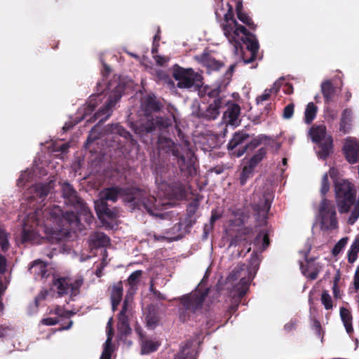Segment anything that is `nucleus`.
Segmentation results:
<instances>
[{"label": "nucleus", "instance_id": "obj_1", "mask_svg": "<svg viewBox=\"0 0 359 359\" xmlns=\"http://www.w3.org/2000/svg\"><path fill=\"white\" fill-rule=\"evenodd\" d=\"M121 197L124 203L131 204L133 208L144 207L149 213L154 214L156 198L149 196L145 189L136 187H120L118 186L104 189L100 192L98 201L116 202Z\"/></svg>", "mask_w": 359, "mask_h": 359}, {"label": "nucleus", "instance_id": "obj_2", "mask_svg": "<svg viewBox=\"0 0 359 359\" xmlns=\"http://www.w3.org/2000/svg\"><path fill=\"white\" fill-rule=\"evenodd\" d=\"M209 293V289L197 288L194 291L184 294L176 300L178 302V316L182 323L197 322L199 316H203V306Z\"/></svg>", "mask_w": 359, "mask_h": 359}, {"label": "nucleus", "instance_id": "obj_3", "mask_svg": "<svg viewBox=\"0 0 359 359\" xmlns=\"http://www.w3.org/2000/svg\"><path fill=\"white\" fill-rule=\"evenodd\" d=\"M336 203L340 214L348 213L351 207L348 223L353 225L359 218V201H356V190L353 184L346 180L334 182Z\"/></svg>", "mask_w": 359, "mask_h": 359}, {"label": "nucleus", "instance_id": "obj_4", "mask_svg": "<svg viewBox=\"0 0 359 359\" xmlns=\"http://www.w3.org/2000/svg\"><path fill=\"white\" fill-rule=\"evenodd\" d=\"M159 144L166 153L172 154V160L176 162L181 172H191L194 168L196 157L189 141L180 144L169 138L163 137L160 139Z\"/></svg>", "mask_w": 359, "mask_h": 359}, {"label": "nucleus", "instance_id": "obj_5", "mask_svg": "<svg viewBox=\"0 0 359 359\" xmlns=\"http://www.w3.org/2000/svg\"><path fill=\"white\" fill-rule=\"evenodd\" d=\"M62 194L65 203L72 206L76 211V214L82 218L86 224L90 225L94 219L93 215L84 201L79 196L73 186L67 182L62 183Z\"/></svg>", "mask_w": 359, "mask_h": 359}, {"label": "nucleus", "instance_id": "obj_6", "mask_svg": "<svg viewBox=\"0 0 359 359\" xmlns=\"http://www.w3.org/2000/svg\"><path fill=\"white\" fill-rule=\"evenodd\" d=\"M311 141L318 148L317 155L319 158L326 160L333 152L334 140L331 135L327 134L324 124H313L309 131Z\"/></svg>", "mask_w": 359, "mask_h": 359}, {"label": "nucleus", "instance_id": "obj_7", "mask_svg": "<svg viewBox=\"0 0 359 359\" xmlns=\"http://www.w3.org/2000/svg\"><path fill=\"white\" fill-rule=\"evenodd\" d=\"M318 215L322 230H334L338 228L336 207L332 201L323 198L319 205Z\"/></svg>", "mask_w": 359, "mask_h": 359}, {"label": "nucleus", "instance_id": "obj_8", "mask_svg": "<svg viewBox=\"0 0 359 359\" xmlns=\"http://www.w3.org/2000/svg\"><path fill=\"white\" fill-rule=\"evenodd\" d=\"M172 76L178 81L177 86L179 88H190L194 86L198 87L202 83L201 75L195 72L191 68L185 69L175 65Z\"/></svg>", "mask_w": 359, "mask_h": 359}, {"label": "nucleus", "instance_id": "obj_9", "mask_svg": "<svg viewBox=\"0 0 359 359\" xmlns=\"http://www.w3.org/2000/svg\"><path fill=\"white\" fill-rule=\"evenodd\" d=\"M237 31H239V36L237 39L240 41V46H238V50L234 47L236 52L239 50H243L242 44H245L247 49L250 52V57L245 58L243 57V61L245 64H250L255 60L259 48V44L256 36L250 32L244 26H240Z\"/></svg>", "mask_w": 359, "mask_h": 359}, {"label": "nucleus", "instance_id": "obj_10", "mask_svg": "<svg viewBox=\"0 0 359 359\" xmlns=\"http://www.w3.org/2000/svg\"><path fill=\"white\" fill-rule=\"evenodd\" d=\"M51 217L57 224L58 226H70V228H78L81 230L85 227L82 223L83 219L72 211L64 212L59 206H53L50 212Z\"/></svg>", "mask_w": 359, "mask_h": 359}, {"label": "nucleus", "instance_id": "obj_11", "mask_svg": "<svg viewBox=\"0 0 359 359\" xmlns=\"http://www.w3.org/2000/svg\"><path fill=\"white\" fill-rule=\"evenodd\" d=\"M172 120L170 117L157 116L156 118L147 119L140 124H133V130L140 137L152 133L156 128L164 130L172 126Z\"/></svg>", "mask_w": 359, "mask_h": 359}, {"label": "nucleus", "instance_id": "obj_12", "mask_svg": "<svg viewBox=\"0 0 359 359\" xmlns=\"http://www.w3.org/2000/svg\"><path fill=\"white\" fill-rule=\"evenodd\" d=\"M228 6L229 9L224 15V22L221 24V27L228 41L238 50V46L241 44L237 39L239 36V31H237V29L242 25H239L234 18L233 6L230 4H228Z\"/></svg>", "mask_w": 359, "mask_h": 359}, {"label": "nucleus", "instance_id": "obj_13", "mask_svg": "<svg viewBox=\"0 0 359 359\" xmlns=\"http://www.w3.org/2000/svg\"><path fill=\"white\" fill-rule=\"evenodd\" d=\"M249 137V134L243 130L234 133L227 144L229 154L239 158L246 153L247 146L245 143Z\"/></svg>", "mask_w": 359, "mask_h": 359}, {"label": "nucleus", "instance_id": "obj_14", "mask_svg": "<svg viewBox=\"0 0 359 359\" xmlns=\"http://www.w3.org/2000/svg\"><path fill=\"white\" fill-rule=\"evenodd\" d=\"M161 189L165 190V195L170 199L182 200L187 196L186 186L180 180L163 183Z\"/></svg>", "mask_w": 359, "mask_h": 359}, {"label": "nucleus", "instance_id": "obj_15", "mask_svg": "<svg viewBox=\"0 0 359 359\" xmlns=\"http://www.w3.org/2000/svg\"><path fill=\"white\" fill-rule=\"evenodd\" d=\"M121 97V95L117 93L111 95L104 104L94 114V121L100 119L99 123H102L107 120L111 115L113 107L120 100Z\"/></svg>", "mask_w": 359, "mask_h": 359}, {"label": "nucleus", "instance_id": "obj_16", "mask_svg": "<svg viewBox=\"0 0 359 359\" xmlns=\"http://www.w3.org/2000/svg\"><path fill=\"white\" fill-rule=\"evenodd\" d=\"M195 60L205 67L209 73L219 71L224 66L222 61L216 60L208 51L205 50L202 54L196 55Z\"/></svg>", "mask_w": 359, "mask_h": 359}, {"label": "nucleus", "instance_id": "obj_17", "mask_svg": "<svg viewBox=\"0 0 359 359\" xmlns=\"http://www.w3.org/2000/svg\"><path fill=\"white\" fill-rule=\"evenodd\" d=\"M344 158L350 164H354L359 160V142L355 139L348 138L342 148Z\"/></svg>", "mask_w": 359, "mask_h": 359}, {"label": "nucleus", "instance_id": "obj_18", "mask_svg": "<svg viewBox=\"0 0 359 359\" xmlns=\"http://www.w3.org/2000/svg\"><path fill=\"white\" fill-rule=\"evenodd\" d=\"M234 290L235 294L233 297V301L229 309V311L231 314L237 311L242 298L247 293L248 290V280L245 278L240 279L239 283L235 286Z\"/></svg>", "mask_w": 359, "mask_h": 359}, {"label": "nucleus", "instance_id": "obj_19", "mask_svg": "<svg viewBox=\"0 0 359 359\" xmlns=\"http://www.w3.org/2000/svg\"><path fill=\"white\" fill-rule=\"evenodd\" d=\"M272 199L269 196L264 194L259 202L252 205L253 210L257 213V217L262 222H266L268 213L270 210Z\"/></svg>", "mask_w": 359, "mask_h": 359}, {"label": "nucleus", "instance_id": "obj_20", "mask_svg": "<svg viewBox=\"0 0 359 359\" xmlns=\"http://www.w3.org/2000/svg\"><path fill=\"white\" fill-rule=\"evenodd\" d=\"M222 107V106L210 103L205 109L198 107L194 114L200 119L208 121H214L219 116L220 114L219 109Z\"/></svg>", "mask_w": 359, "mask_h": 359}, {"label": "nucleus", "instance_id": "obj_21", "mask_svg": "<svg viewBox=\"0 0 359 359\" xmlns=\"http://www.w3.org/2000/svg\"><path fill=\"white\" fill-rule=\"evenodd\" d=\"M95 209L100 219H114L118 216V210L115 208H110L107 202L104 201H95Z\"/></svg>", "mask_w": 359, "mask_h": 359}, {"label": "nucleus", "instance_id": "obj_22", "mask_svg": "<svg viewBox=\"0 0 359 359\" xmlns=\"http://www.w3.org/2000/svg\"><path fill=\"white\" fill-rule=\"evenodd\" d=\"M60 229H47L46 238L51 243H57L66 238L72 230L78 229V228H70V226H59Z\"/></svg>", "mask_w": 359, "mask_h": 359}, {"label": "nucleus", "instance_id": "obj_23", "mask_svg": "<svg viewBox=\"0 0 359 359\" xmlns=\"http://www.w3.org/2000/svg\"><path fill=\"white\" fill-rule=\"evenodd\" d=\"M110 292V299L111 302V309L115 311L123 299V288L121 281L114 284L109 288Z\"/></svg>", "mask_w": 359, "mask_h": 359}, {"label": "nucleus", "instance_id": "obj_24", "mask_svg": "<svg viewBox=\"0 0 359 359\" xmlns=\"http://www.w3.org/2000/svg\"><path fill=\"white\" fill-rule=\"evenodd\" d=\"M21 241L22 243H34L38 241V233L33 226H29L25 222L21 232Z\"/></svg>", "mask_w": 359, "mask_h": 359}, {"label": "nucleus", "instance_id": "obj_25", "mask_svg": "<svg viewBox=\"0 0 359 359\" xmlns=\"http://www.w3.org/2000/svg\"><path fill=\"white\" fill-rule=\"evenodd\" d=\"M205 94L209 98L208 102L210 104L223 106L224 96L221 95V88H205Z\"/></svg>", "mask_w": 359, "mask_h": 359}, {"label": "nucleus", "instance_id": "obj_26", "mask_svg": "<svg viewBox=\"0 0 359 359\" xmlns=\"http://www.w3.org/2000/svg\"><path fill=\"white\" fill-rule=\"evenodd\" d=\"M29 271L30 273L33 274L36 278H43L47 276V266L41 260H35L29 268Z\"/></svg>", "mask_w": 359, "mask_h": 359}, {"label": "nucleus", "instance_id": "obj_27", "mask_svg": "<svg viewBox=\"0 0 359 359\" xmlns=\"http://www.w3.org/2000/svg\"><path fill=\"white\" fill-rule=\"evenodd\" d=\"M300 268L304 276L313 280L317 278L321 267L318 264H308L304 265L302 262H300Z\"/></svg>", "mask_w": 359, "mask_h": 359}, {"label": "nucleus", "instance_id": "obj_28", "mask_svg": "<svg viewBox=\"0 0 359 359\" xmlns=\"http://www.w3.org/2000/svg\"><path fill=\"white\" fill-rule=\"evenodd\" d=\"M53 285L56 287L60 297L70 293V279L69 278L61 277L54 279L53 280Z\"/></svg>", "mask_w": 359, "mask_h": 359}, {"label": "nucleus", "instance_id": "obj_29", "mask_svg": "<svg viewBox=\"0 0 359 359\" xmlns=\"http://www.w3.org/2000/svg\"><path fill=\"white\" fill-rule=\"evenodd\" d=\"M352 111L350 109H345L342 113L339 123V130L344 134L349 133L351 128Z\"/></svg>", "mask_w": 359, "mask_h": 359}, {"label": "nucleus", "instance_id": "obj_30", "mask_svg": "<svg viewBox=\"0 0 359 359\" xmlns=\"http://www.w3.org/2000/svg\"><path fill=\"white\" fill-rule=\"evenodd\" d=\"M321 92L325 104H329L333 101L335 88L330 80H326L321 83Z\"/></svg>", "mask_w": 359, "mask_h": 359}, {"label": "nucleus", "instance_id": "obj_31", "mask_svg": "<svg viewBox=\"0 0 359 359\" xmlns=\"http://www.w3.org/2000/svg\"><path fill=\"white\" fill-rule=\"evenodd\" d=\"M141 338V353L142 354H149L153 353L158 348L161 343L158 341H153L151 339H144L142 333L139 332Z\"/></svg>", "mask_w": 359, "mask_h": 359}, {"label": "nucleus", "instance_id": "obj_32", "mask_svg": "<svg viewBox=\"0 0 359 359\" xmlns=\"http://www.w3.org/2000/svg\"><path fill=\"white\" fill-rule=\"evenodd\" d=\"M143 107L146 113L157 112L160 111L162 105L154 95H147L143 101Z\"/></svg>", "mask_w": 359, "mask_h": 359}, {"label": "nucleus", "instance_id": "obj_33", "mask_svg": "<svg viewBox=\"0 0 359 359\" xmlns=\"http://www.w3.org/2000/svg\"><path fill=\"white\" fill-rule=\"evenodd\" d=\"M109 130L111 133L118 135L124 137L127 140H129L132 145H135L137 144V141L133 138V136L130 134V133L126 130L119 123L111 124L109 128Z\"/></svg>", "mask_w": 359, "mask_h": 359}, {"label": "nucleus", "instance_id": "obj_34", "mask_svg": "<svg viewBox=\"0 0 359 359\" xmlns=\"http://www.w3.org/2000/svg\"><path fill=\"white\" fill-rule=\"evenodd\" d=\"M245 273V265L244 264H238L229 273L228 277L226 278V280L228 283H233L239 278H241V279L245 278L247 280H248L249 283L250 279L246 278Z\"/></svg>", "mask_w": 359, "mask_h": 359}, {"label": "nucleus", "instance_id": "obj_35", "mask_svg": "<svg viewBox=\"0 0 359 359\" xmlns=\"http://www.w3.org/2000/svg\"><path fill=\"white\" fill-rule=\"evenodd\" d=\"M192 342L187 341L180 348V351L175 355L174 359H196L194 357V350L191 348Z\"/></svg>", "mask_w": 359, "mask_h": 359}, {"label": "nucleus", "instance_id": "obj_36", "mask_svg": "<svg viewBox=\"0 0 359 359\" xmlns=\"http://www.w3.org/2000/svg\"><path fill=\"white\" fill-rule=\"evenodd\" d=\"M241 112V107L238 104H231L224 114V117L228 123L233 125L238 119Z\"/></svg>", "mask_w": 359, "mask_h": 359}, {"label": "nucleus", "instance_id": "obj_37", "mask_svg": "<svg viewBox=\"0 0 359 359\" xmlns=\"http://www.w3.org/2000/svg\"><path fill=\"white\" fill-rule=\"evenodd\" d=\"M50 183L36 184L32 189L34 191L33 197H38L40 199H44L50 193Z\"/></svg>", "mask_w": 359, "mask_h": 359}, {"label": "nucleus", "instance_id": "obj_38", "mask_svg": "<svg viewBox=\"0 0 359 359\" xmlns=\"http://www.w3.org/2000/svg\"><path fill=\"white\" fill-rule=\"evenodd\" d=\"M318 108L313 102H309L304 111V122L306 124H311L316 118Z\"/></svg>", "mask_w": 359, "mask_h": 359}, {"label": "nucleus", "instance_id": "obj_39", "mask_svg": "<svg viewBox=\"0 0 359 359\" xmlns=\"http://www.w3.org/2000/svg\"><path fill=\"white\" fill-rule=\"evenodd\" d=\"M118 330L122 334H129L131 331V329L129 325V320L127 315H122V313H118Z\"/></svg>", "mask_w": 359, "mask_h": 359}, {"label": "nucleus", "instance_id": "obj_40", "mask_svg": "<svg viewBox=\"0 0 359 359\" xmlns=\"http://www.w3.org/2000/svg\"><path fill=\"white\" fill-rule=\"evenodd\" d=\"M100 101V95L91 96L83 108L84 115L86 116L91 114L95 110V107L97 106L98 102Z\"/></svg>", "mask_w": 359, "mask_h": 359}, {"label": "nucleus", "instance_id": "obj_41", "mask_svg": "<svg viewBox=\"0 0 359 359\" xmlns=\"http://www.w3.org/2000/svg\"><path fill=\"white\" fill-rule=\"evenodd\" d=\"M261 243H262L261 249L262 250H266L269 247V245L270 244V240H269V235L266 232L264 233V232L261 231L255 237V241H254L255 245H258Z\"/></svg>", "mask_w": 359, "mask_h": 359}, {"label": "nucleus", "instance_id": "obj_42", "mask_svg": "<svg viewBox=\"0 0 359 359\" xmlns=\"http://www.w3.org/2000/svg\"><path fill=\"white\" fill-rule=\"evenodd\" d=\"M266 154V149L265 147L260 148L250 159L249 165L255 168L259 162L265 157Z\"/></svg>", "mask_w": 359, "mask_h": 359}, {"label": "nucleus", "instance_id": "obj_43", "mask_svg": "<svg viewBox=\"0 0 359 359\" xmlns=\"http://www.w3.org/2000/svg\"><path fill=\"white\" fill-rule=\"evenodd\" d=\"M255 168L249 164L243 167L240 177V183L242 186L245 185L248 180L252 177Z\"/></svg>", "mask_w": 359, "mask_h": 359}, {"label": "nucleus", "instance_id": "obj_44", "mask_svg": "<svg viewBox=\"0 0 359 359\" xmlns=\"http://www.w3.org/2000/svg\"><path fill=\"white\" fill-rule=\"evenodd\" d=\"M267 139V136L264 135H259V136L255 137L250 142L245 143V146H247V151L248 149L250 151L254 150L255 148L259 146L263 141Z\"/></svg>", "mask_w": 359, "mask_h": 359}, {"label": "nucleus", "instance_id": "obj_45", "mask_svg": "<svg viewBox=\"0 0 359 359\" xmlns=\"http://www.w3.org/2000/svg\"><path fill=\"white\" fill-rule=\"evenodd\" d=\"M8 245L7 233L4 226L0 223V248L3 252H6L8 249Z\"/></svg>", "mask_w": 359, "mask_h": 359}, {"label": "nucleus", "instance_id": "obj_46", "mask_svg": "<svg viewBox=\"0 0 359 359\" xmlns=\"http://www.w3.org/2000/svg\"><path fill=\"white\" fill-rule=\"evenodd\" d=\"M237 18L240 21L246 25L250 29L255 30L256 29L257 25L253 22L252 18L245 12L238 13Z\"/></svg>", "mask_w": 359, "mask_h": 359}, {"label": "nucleus", "instance_id": "obj_47", "mask_svg": "<svg viewBox=\"0 0 359 359\" xmlns=\"http://www.w3.org/2000/svg\"><path fill=\"white\" fill-rule=\"evenodd\" d=\"M93 241L99 247H105L110 243L109 238L104 233H97Z\"/></svg>", "mask_w": 359, "mask_h": 359}, {"label": "nucleus", "instance_id": "obj_48", "mask_svg": "<svg viewBox=\"0 0 359 359\" xmlns=\"http://www.w3.org/2000/svg\"><path fill=\"white\" fill-rule=\"evenodd\" d=\"M348 240V238L347 237H344V238H341L335 244V245L334 246V248L332 250V254L334 257H337L341 252V250L344 248V247L347 244Z\"/></svg>", "mask_w": 359, "mask_h": 359}, {"label": "nucleus", "instance_id": "obj_49", "mask_svg": "<svg viewBox=\"0 0 359 359\" xmlns=\"http://www.w3.org/2000/svg\"><path fill=\"white\" fill-rule=\"evenodd\" d=\"M49 313L55 314L62 318H69L74 314L73 311L64 310L60 306H56L54 309H52L49 311Z\"/></svg>", "mask_w": 359, "mask_h": 359}, {"label": "nucleus", "instance_id": "obj_50", "mask_svg": "<svg viewBox=\"0 0 359 359\" xmlns=\"http://www.w3.org/2000/svg\"><path fill=\"white\" fill-rule=\"evenodd\" d=\"M142 271L141 270H137L133 271L128 278V283L132 287L136 286L139 281L140 278L142 276Z\"/></svg>", "mask_w": 359, "mask_h": 359}, {"label": "nucleus", "instance_id": "obj_51", "mask_svg": "<svg viewBox=\"0 0 359 359\" xmlns=\"http://www.w3.org/2000/svg\"><path fill=\"white\" fill-rule=\"evenodd\" d=\"M321 302L324 305L325 309L330 310L332 309V300L327 290H323L321 294Z\"/></svg>", "mask_w": 359, "mask_h": 359}, {"label": "nucleus", "instance_id": "obj_52", "mask_svg": "<svg viewBox=\"0 0 359 359\" xmlns=\"http://www.w3.org/2000/svg\"><path fill=\"white\" fill-rule=\"evenodd\" d=\"M330 190V182L328 180V175L327 173H325L321 180V187H320V194L325 198L326 194Z\"/></svg>", "mask_w": 359, "mask_h": 359}, {"label": "nucleus", "instance_id": "obj_53", "mask_svg": "<svg viewBox=\"0 0 359 359\" xmlns=\"http://www.w3.org/2000/svg\"><path fill=\"white\" fill-rule=\"evenodd\" d=\"M278 89H276L275 88H271L269 89H266L263 94L258 96L256 99L257 103L259 104L260 102H262L263 101L268 100L270 98V96L271 93H277Z\"/></svg>", "mask_w": 359, "mask_h": 359}, {"label": "nucleus", "instance_id": "obj_54", "mask_svg": "<svg viewBox=\"0 0 359 359\" xmlns=\"http://www.w3.org/2000/svg\"><path fill=\"white\" fill-rule=\"evenodd\" d=\"M340 317L344 324L352 322V315L351 312L344 307L340 309Z\"/></svg>", "mask_w": 359, "mask_h": 359}, {"label": "nucleus", "instance_id": "obj_55", "mask_svg": "<svg viewBox=\"0 0 359 359\" xmlns=\"http://www.w3.org/2000/svg\"><path fill=\"white\" fill-rule=\"evenodd\" d=\"M82 284H83V280H80V279H77L74 282H72L70 280L69 290H70V294L72 296H75L78 294L79 288L81 287Z\"/></svg>", "mask_w": 359, "mask_h": 359}, {"label": "nucleus", "instance_id": "obj_56", "mask_svg": "<svg viewBox=\"0 0 359 359\" xmlns=\"http://www.w3.org/2000/svg\"><path fill=\"white\" fill-rule=\"evenodd\" d=\"M294 105L293 103L288 104L284 107L283 117L285 119H290L294 114Z\"/></svg>", "mask_w": 359, "mask_h": 359}, {"label": "nucleus", "instance_id": "obj_57", "mask_svg": "<svg viewBox=\"0 0 359 359\" xmlns=\"http://www.w3.org/2000/svg\"><path fill=\"white\" fill-rule=\"evenodd\" d=\"M196 222V219L194 217H189L187 215L183 222H179L177 224L181 226H184L185 229H190L193 226V225Z\"/></svg>", "mask_w": 359, "mask_h": 359}, {"label": "nucleus", "instance_id": "obj_58", "mask_svg": "<svg viewBox=\"0 0 359 359\" xmlns=\"http://www.w3.org/2000/svg\"><path fill=\"white\" fill-rule=\"evenodd\" d=\"M112 342H111L110 337L107 338L103 347L102 354L109 355L111 357L113 352Z\"/></svg>", "mask_w": 359, "mask_h": 359}, {"label": "nucleus", "instance_id": "obj_59", "mask_svg": "<svg viewBox=\"0 0 359 359\" xmlns=\"http://www.w3.org/2000/svg\"><path fill=\"white\" fill-rule=\"evenodd\" d=\"M198 208V205L197 203L193 202L189 203L187 208V215L190 217H194Z\"/></svg>", "mask_w": 359, "mask_h": 359}, {"label": "nucleus", "instance_id": "obj_60", "mask_svg": "<svg viewBox=\"0 0 359 359\" xmlns=\"http://www.w3.org/2000/svg\"><path fill=\"white\" fill-rule=\"evenodd\" d=\"M6 284L4 285L1 278L0 277V311L3 310L4 304L1 302V297L4 295L6 290L7 289V284L9 283V280L5 278Z\"/></svg>", "mask_w": 359, "mask_h": 359}, {"label": "nucleus", "instance_id": "obj_61", "mask_svg": "<svg viewBox=\"0 0 359 359\" xmlns=\"http://www.w3.org/2000/svg\"><path fill=\"white\" fill-rule=\"evenodd\" d=\"M47 295H48L47 290H42L37 294V296L34 299V304H35L36 308H38L40 303L42 301L46 299Z\"/></svg>", "mask_w": 359, "mask_h": 359}, {"label": "nucleus", "instance_id": "obj_62", "mask_svg": "<svg viewBox=\"0 0 359 359\" xmlns=\"http://www.w3.org/2000/svg\"><path fill=\"white\" fill-rule=\"evenodd\" d=\"M41 324L47 326L55 325L59 323L57 318H46L41 320Z\"/></svg>", "mask_w": 359, "mask_h": 359}, {"label": "nucleus", "instance_id": "obj_63", "mask_svg": "<svg viewBox=\"0 0 359 359\" xmlns=\"http://www.w3.org/2000/svg\"><path fill=\"white\" fill-rule=\"evenodd\" d=\"M149 290L158 299H165V297L163 294H161L160 292V291L157 290L155 288L152 281L151 282V284H150Z\"/></svg>", "mask_w": 359, "mask_h": 359}, {"label": "nucleus", "instance_id": "obj_64", "mask_svg": "<svg viewBox=\"0 0 359 359\" xmlns=\"http://www.w3.org/2000/svg\"><path fill=\"white\" fill-rule=\"evenodd\" d=\"M158 322V318L155 316H147V324L150 327H154L157 325Z\"/></svg>", "mask_w": 359, "mask_h": 359}]
</instances>
